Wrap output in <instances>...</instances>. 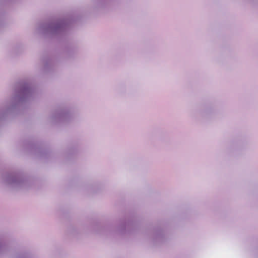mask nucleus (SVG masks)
I'll list each match as a JSON object with an SVG mask.
<instances>
[{
    "label": "nucleus",
    "mask_w": 258,
    "mask_h": 258,
    "mask_svg": "<svg viewBox=\"0 0 258 258\" xmlns=\"http://www.w3.org/2000/svg\"><path fill=\"white\" fill-rule=\"evenodd\" d=\"M90 190H91V191H94L93 190H92L91 189H90Z\"/></svg>",
    "instance_id": "obj_15"
},
{
    "label": "nucleus",
    "mask_w": 258,
    "mask_h": 258,
    "mask_svg": "<svg viewBox=\"0 0 258 258\" xmlns=\"http://www.w3.org/2000/svg\"><path fill=\"white\" fill-rule=\"evenodd\" d=\"M148 236L150 243L154 246L164 244L169 238L165 231L160 227L154 228L148 234Z\"/></svg>",
    "instance_id": "obj_6"
},
{
    "label": "nucleus",
    "mask_w": 258,
    "mask_h": 258,
    "mask_svg": "<svg viewBox=\"0 0 258 258\" xmlns=\"http://www.w3.org/2000/svg\"><path fill=\"white\" fill-rule=\"evenodd\" d=\"M78 51V47L74 44H67L61 54L63 59H69L73 58Z\"/></svg>",
    "instance_id": "obj_9"
},
{
    "label": "nucleus",
    "mask_w": 258,
    "mask_h": 258,
    "mask_svg": "<svg viewBox=\"0 0 258 258\" xmlns=\"http://www.w3.org/2000/svg\"><path fill=\"white\" fill-rule=\"evenodd\" d=\"M23 48V46L20 44H17L13 47L12 53L15 54H18Z\"/></svg>",
    "instance_id": "obj_12"
},
{
    "label": "nucleus",
    "mask_w": 258,
    "mask_h": 258,
    "mask_svg": "<svg viewBox=\"0 0 258 258\" xmlns=\"http://www.w3.org/2000/svg\"><path fill=\"white\" fill-rule=\"evenodd\" d=\"M77 152L76 149L70 148L65 154V158H69L70 156L75 154Z\"/></svg>",
    "instance_id": "obj_13"
},
{
    "label": "nucleus",
    "mask_w": 258,
    "mask_h": 258,
    "mask_svg": "<svg viewBox=\"0 0 258 258\" xmlns=\"http://www.w3.org/2000/svg\"><path fill=\"white\" fill-rule=\"evenodd\" d=\"M135 222L133 220H126V219H121L116 228V231L120 234L130 232L135 229Z\"/></svg>",
    "instance_id": "obj_8"
},
{
    "label": "nucleus",
    "mask_w": 258,
    "mask_h": 258,
    "mask_svg": "<svg viewBox=\"0 0 258 258\" xmlns=\"http://www.w3.org/2000/svg\"><path fill=\"white\" fill-rule=\"evenodd\" d=\"M67 232L70 235L72 236H76L79 233V230L76 227L71 226L68 228Z\"/></svg>",
    "instance_id": "obj_11"
},
{
    "label": "nucleus",
    "mask_w": 258,
    "mask_h": 258,
    "mask_svg": "<svg viewBox=\"0 0 258 258\" xmlns=\"http://www.w3.org/2000/svg\"><path fill=\"white\" fill-rule=\"evenodd\" d=\"M24 147L30 154L41 159L48 160L53 155L51 152L44 149L41 145L32 141H25L24 143Z\"/></svg>",
    "instance_id": "obj_5"
},
{
    "label": "nucleus",
    "mask_w": 258,
    "mask_h": 258,
    "mask_svg": "<svg viewBox=\"0 0 258 258\" xmlns=\"http://www.w3.org/2000/svg\"><path fill=\"white\" fill-rule=\"evenodd\" d=\"M3 182L13 190H26L31 188L33 180L20 170H10L3 174Z\"/></svg>",
    "instance_id": "obj_2"
},
{
    "label": "nucleus",
    "mask_w": 258,
    "mask_h": 258,
    "mask_svg": "<svg viewBox=\"0 0 258 258\" xmlns=\"http://www.w3.org/2000/svg\"><path fill=\"white\" fill-rule=\"evenodd\" d=\"M2 25H3L2 19L1 18H0V27L2 26Z\"/></svg>",
    "instance_id": "obj_14"
},
{
    "label": "nucleus",
    "mask_w": 258,
    "mask_h": 258,
    "mask_svg": "<svg viewBox=\"0 0 258 258\" xmlns=\"http://www.w3.org/2000/svg\"><path fill=\"white\" fill-rule=\"evenodd\" d=\"M69 27L68 20L59 18L38 24L36 32L45 37L52 38L66 34Z\"/></svg>",
    "instance_id": "obj_1"
},
{
    "label": "nucleus",
    "mask_w": 258,
    "mask_h": 258,
    "mask_svg": "<svg viewBox=\"0 0 258 258\" xmlns=\"http://www.w3.org/2000/svg\"><path fill=\"white\" fill-rule=\"evenodd\" d=\"M60 60L59 58L56 57L44 56L42 60L43 66L41 71L44 74L51 72L54 70L56 63Z\"/></svg>",
    "instance_id": "obj_7"
},
{
    "label": "nucleus",
    "mask_w": 258,
    "mask_h": 258,
    "mask_svg": "<svg viewBox=\"0 0 258 258\" xmlns=\"http://www.w3.org/2000/svg\"><path fill=\"white\" fill-rule=\"evenodd\" d=\"M212 111V108L207 105L202 106L199 110V113L202 116H206L210 114Z\"/></svg>",
    "instance_id": "obj_10"
},
{
    "label": "nucleus",
    "mask_w": 258,
    "mask_h": 258,
    "mask_svg": "<svg viewBox=\"0 0 258 258\" xmlns=\"http://www.w3.org/2000/svg\"><path fill=\"white\" fill-rule=\"evenodd\" d=\"M73 109L69 105H61L52 111L49 117V122L53 125L63 124L71 121L74 117Z\"/></svg>",
    "instance_id": "obj_3"
},
{
    "label": "nucleus",
    "mask_w": 258,
    "mask_h": 258,
    "mask_svg": "<svg viewBox=\"0 0 258 258\" xmlns=\"http://www.w3.org/2000/svg\"><path fill=\"white\" fill-rule=\"evenodd\" d=\"M5 255H9V258H31L28 251L14 249L6 236L0 234V256Z\"/></svg>",
    "instance_id": "obj_4"
}]
</instances>
